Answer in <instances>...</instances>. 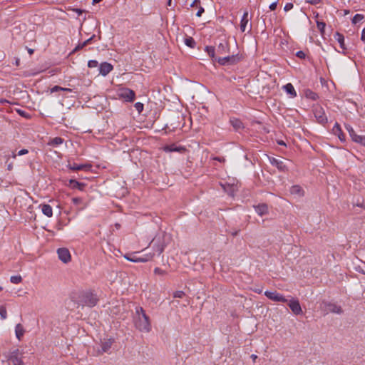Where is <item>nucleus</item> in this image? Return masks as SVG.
I'll return each instance as SVG.
<instances>
[{
  "label": "nucleus",
  "mask_w": 365,
  "mask_h": 365,
  "mask_svg": "<svg viewBox=\"0 0 365 365\" xmlns=\"http://www.w3.org/2000/svg\"><path fill=\"white\" fill-rule=\"evenodd\" d=\"M215 61L222 66L233 65L240 61V57L238 55H232L225 57H218Z\"/></svg>",
  "instance_id": "obj_5"
},
{
  "label": "nucleus",
  "mask_w": 365,
  "mask_h": 365,
  "mask_svg": "<svg viewBox=\"0 0 365 365\" xmlns=\"http://www.w3.org/2000/svg\"><path fill=\"white\" fill-rule=\"evenodd\" d=\"M361 40L365 43V28L361 31Z\"/></svg>",
  "instance_id": "obj_56"
},
{
  "label": "nucleus",
  "mask_w": 365,
  "mask_h": 365,
  "mask_svg": "<svg viewBox=\"0 0 365 365\" xmlns=\"http://www.w3.org/2000/svg\"><path fill=\"white\" fill-rule=\"evenodd\" d=\"M254 209L259 216H263L268 213V206L265 203L254 205Z\"/></svg>",
  "instance_id": "obj_16"
},
{
  "label": "nucleus",
  "mask_w": 365,
  "mask_h": 365,
  "mask_svg": "<svg viewBox=\"0 0 365 365\" xmlns=\"http://www.w3.org/2000/svg\"><path fill=\"white\" fill-rule=\"evenodd\" d=\"M357 206L365 210V202H362L361 204H357Z\"/></svg>",
  "instance_id": "obj_61"
},
{
  "label": "nucleus",
  "mask_w": 365,
  "mask_h": 365,
  "mask_svg": "<svg viewBox=\"0 0 365 365\" xmlns=\"http://www.w3.org/2000/svg\"><path fill=\"white\" fill-rule=\"evenodd\" d=\"M264 295L269 299L278 302H287V299L281 294L275 292L266 291Z\"/></svg>",
  "instance_id": "obj_9"
},
{
  "label": "nucleus",
  "mask_w": 365,
  "mask_h": 365,
  "mask_svg": "<svg viewBox=\"0 0 365 365\" xmlns=\"http://www.w3.org/2000/svg\"><path fill=\"white\" fill-rule=\"evenodd\" d=\"M239 232H240V230H235V231H233V232H231V235H232V236H236V235H238Z\"/></svg>",
  "instance_id": "obj_60"
},
{
  "label": "nucleus",
  "mask_w": 365,
  "mask_h": 365,
  "mask_svg": "<svg viewBox=\"0 0 365 365\" xmlns=\"http://www.w3.org/2000/svg\"><path fill=\"white\" fill-rule=\"evenodd\" d=\"M296 56L301 59H304L306 57V54L302 51H299L296 53Z\"/></svg>",
  "instance_id": "obj_44"
},
{
  "label": "nucleus",
  "mask_w": 365,
  "mask_h": 365,
  "mask_svg": "<svg viewBox=\"0 0 365 365\" xmlns=\"http://www.w3.org/2000/svg\"><path fill=\"white\" fill-rule=\"evenodd\" d=\"M185 43L190 48H194L195 46V41L192 37L188 36L185 38Z\"/></svg>",
  "instance_id": "obj_31"
},
{
  "label": "nucleus",
  "mask_w": 365,
  "mask_h": 365,
  "mask_svg": "<svg viewBox=\"0 0 365 365\" xmlns=\"http://www.w3.org/2000/svg\"><path fill=\"white\" fill-rule=\"evenodd\" d=\"M114 339H103L101 340L100 349H98L97 351L99 354H102L103 353H110V350L113 344L114 343Z\"/></svg>",
  "instance_id": "obj_4"
},
{
  "label": "nucleus",
  "mask_w": 365,
  "mask_h": 365,
  "mask_svg": "<svg viewBox=\"0 0 365 365\" xmlns=\"http://www.w3.org/2000/svg\"><path fill=\"white\" fill-rule=\"evenodd\" d=\"M230 123L236 131H239L244 128L242 122L236 118H230Z\"/></svg>",
  "instance_id": "obj_18"
},
{
  "label": "nucleus",
  "mask_w": 365,
  "mask_h": 365,
  "mask_svg": "<svg viewBox=\"0 0 365 365\" xmlns=\"http://www.w3.org/2000/svg\"><path fill=\"white\" fill-rule=\"evenodd\" d=\"M153 249H154L155 252H157L158 255H160L161 253L163 252V251L165 250V246L160 243H159L158 245H156L155 243L153 245Z\"/></svg>",
  "instance_id": "obj_32"
},
{
  "label": "nucleus",
  "mask_w": 365,
  "mask_h": 365,
  "mask_svg": "<svg viewBox=\"0 0 365 365\" xmlns=\"http://www.w3.org/2000/svg\"><path fill=\"white\" fill-rule=\"evenodd\" d=\"M332 133L335 135H337L339 139L341 142H345V140H346L345 135L343 133V132L341 130V126H340V125L338 123H336L334 124V125L333 126Z\"/></svg>",
  "instance_id": "obj_15"
},
{
  "label": "nucleus",
  "mask_w": 365,
  "mask_h": 365,
  "mask_svg": "<svg viewBox=\"0 0 365 365\" xmlns=\"http://www.w3.org/2000/svg\"><path fill=\"white\" fill-rule=\"evenodd\" d=\"M322 0H305L306 3L310 4L312 5H317L319 4Z\"/></svg>",
  "instance_id": "obj_48"
},
{
  "label": "nucleus",
  "mask_w": 365,
  "mask_h": 365,
  "mask_svg": "<svg viewBox=\"0 0 365 365\" xmlns=\"http://www.w3.org/2000/svg\"><path fill=\"white\" fill-rule=\"evenodd\" d=\"M63 142V139L61 137H56L51 140V141L48 143V145L52 146H57L58 145L62 144Z\"/></svg>",
  "instance_id": "obj_29"
},
{
  "label": "nucleus",
  "mask_w": 365,
  "mask_h": 365,
  "mask_svg": "<svg viewBox=\"0 0 365 365\" xmlns=\"http://www.w3.org/2000/svg\"><path fill=\"white\" fill-rule=\"evenodd\" d=\"M172 5H173L172 0H168V2H167V6H169V7H171Z\"/></svg>",
  "instance_id": "obj_62"
},
{
  "label": "nucleus",
  "mask_w": 365,
  "mask_h": 365,
  "mask_svg": "<svg viewBox=\"0 0 365 365\" xmlns=\"http://www.w3.org/2000/svg\"><path fill=\"white\" fill-rule=\"evenodd\" d=\"M72 202L74 205H78L82 202V199L80 197H73L72 199Z\"/></svg>",
  "instance_id": "obj_52"
},
{
  "label": "nucleus",
  "mask_w": 365,
  "mask_h": 365,
  "mask_svg": "<svg viewBox=\"0 0 365 365\" xmlns=\"http://www.w3.org/2000/svg\"><path fill=\"white\" fill-rule=\"evenodd\" d=\"M88 66L89 68H96L98 66V62L96 60H90L88 62Z\"/></svg>",
  "instance_id": "obj_42"
},
{
  "label": "nucleus",
  "mask_w": 365,
  "mask_h": 365,
  "mask_svg": "<svg viewBox=\"0 0 365 365\" xmlns=\"http://www.w3.org/2000/svg\"><path fill=\"white\" fill-rule=\"evenodd\" d=\"M119 96L128 102H133L135 98V92L128 88L120 89Z\"/></svg>",
  "instance_id": "obj_7"
},
{
  "label": "nucleus",
  "mask_w": 365,
  "mask_h": 365,
  "mask_svg": "<svg viewBox=\"0 0 365 365\" xmlns=\"http://www.w3.org/2000/svg\"><path fill=\"white\" fill-rule=\"evenodd\" d=\"M248 11H245L243 14V16L240 21V30L242 32H245L246 30V27L249 22V17H248Z\"/></svg>",
  "instance_id": "obj_20"
},
{
  "label": "nucleus",
  "mask_w": 365,
  "mask_h": 365,
  "mask_svg": "<svg viewBox=\"0 0 365 365\" xmlns=\"http://www.w3.org/2000/svg\"><path fill=\"white\" fill-rule=\"evenodd\" d=\"M230 50L229 44L226 41L220 42L215 48L216 53L219 55L228 53Z\"/></svg>",
  "instance_id": "obj_14"
},
{
  "label": "nucleus",
  "mask_w": 365,
  "mask_h": 365,
  "mask_svg": "<svg viewBox=\"0 0 365 365\" xmlns=\"http://www.w3.org/2000/svg\"><path fill=\"white\" fill-rule=\"evenodd\" d=\"M182 148L177 147L175 144L165 146L164 150L166 152H180Z\"/></svg>",
  "instance_id": "obj_28"
},
{
  "label": "nucleus",
  "mask_w": 365,
  "mask_h": 365,
  "mask_svg": "<svg viewBox=\"0 0 365 365\" xmlns=\"http://www.w3.org/2000/svg\"><path fill=\"white\" fill-rule=\"evenodd\" d=\"M6 358L9 365H23V353L19 348H12Z\"/></svg>",
  "instance_id": "obj_3"
},
{
  "label": "nucleus",
  "mask_w": 365,
  "mask_h": 365,
  "mask_svg": "<svg viewBox=\"0 0 365 365\" xmlns=\"http://www.w3.org/2000/svg\"><path fill=\"white\" fill-rule=\"evenodd\" d=\"M26 212L29 213V215L26 214V218L29 219L30 220H31L32 219H35V216H34V215L33 214V212H32V207L31 206H29L27 208Z\"/></svg>",
  "instance_id": "obj_40"
},
{
  "label": "nucleus",
  "mask_w": 365,
  "mask_h": 365,
  "mask_svg": "<svg viewBox=\"0 0 365 365\" xmlns=\"http://www.w3.org/2000/svg\"><path fill=\"white\" fill-rule=\"evenodd\" d=\"M204 11H205L204 8L200 6H199V9H198V11H197V12L196 14V16L197 17H200L202 16V14L204 13Z\"/></svg>",
  "instance_id": "obj_50"
},
{
  "label": "nucleus",
  "mask_w": 365,
  "mask_h": 365,
  "mask_svg": "<svg viewBox=\"0 0 365 365\" xmlns=\"http://www.w3.org/2000/svg\"><path fill=\"white\" fill-rule=\"evenodd\" d=\"M98 302L97 296L91 292H83L79 296L78 305L95 307Z\"/></svg>",
  "instance_id": "obj_2"
},
{
  "label": "nucleus",
  "mask_w": 365,
  "mask_h": 365,
  "mask_svg": "<svg viewBox=\"0 0 365 365\" xmlns=\"http://www.w3.org/2000/svg\"><path fill=\"white\" fill-rule=\"evenodd\" d=\"M185 296V292L180 290L175 291L173 293L174 298H182Z\"/></svg>",
  "instance_id": "obj_43"
},
{
  "label": "nucleus",
  "mask_w": 365,
  "mask_h": 365,
  "mask_svg": "<svg viewBox=\"0 0 365 365\" xmlns=\"http://www.w3.org/2000/svg\"><path fill=\"white\" fill-rule=\"evenodd\" d=\"M283 89L291 98H295L297 96V92L292 83H287L283 86Z\"/></svg>",
  "instance_id": "obj_21"
},
{
  "label": "nucleus",
  "mask_w": 365,
  "mask_h": 365,
  "mask_svg": "<svg viewBox=\"0 0 365 365\" xmlns=\"http://www.w3.org/2000/svg\"><path fill=\"white\" fill-rule=\"evenodd\" d=\"M24 48L27 49L28 53H29L30 55L33 54V53H34V49H33V48H28L27 46H25Z\"/></svg>",
  "instance_id": "obj_58"
},
{
  "label": "nucleus",
  "mask_w": 365,
  "mask_h": 365,
  "mask_svg": "<svg viewBox=\"0 0 365 365\" xmlns=\"http://www.w3.org/2000/svg\"><path fill=\"white\" fill-rule=\"evenodd\" d=\"M134 324L136 329H138L140 331L149 332L151 330V324L150 318L145 314V310L141 307H137L135 308Z\"/></svg>",
  "instance_id": "obj_1"
},
{
  "label": "nucleus",
  "mask_w": 365,
  "mask_h": 365,
  "mask_svg": "<svg viewBox=\"0 0 365 365\" xmlns=\"http://www.w3.org/2000/svg\"><path fill=\"white\" fill-rule=\"evenodd\" d=\"M132 255V253L125 254L123 257L125 259L129 261V259L131 257Z\"/></svg>",
  "instance_id": "obj_59"
},
{
  "label": "nucleus",
  "mask_w": 365,
  "mask_h": 365,
  "mask_svg": "<svg viewBox=\"0 0 365 365\" xmlns=\"http://www.w3.org/2000/svg\"><path fill=\"white\" fill-rule=\"evenodd\" d=\"M293 4L292 3H287L284 7V10L285 11H288L291 10L293 8Z\"/></svg>",
  "instance_id": "obj_47"
},
{
  "label": "nucleus",
  "mask_w": 365,
  "mask_h": 365,
  "mask_svg": "<svg viewBox=\"0 0 365 365\" xmlns=\"http://www.w3.org/2000/svg\"><path fill=\"white\" fill-rule=\"evenodd\" d=\"M277 143L278 145L287 146L286 143L282 140H277Z\"/></svg>",
  "instance_id": "obj_57"
},
{
  "label": "nucleus",
  "mask_w": 365,
  "mask_h": 365,
  "mask_svg": "<svg viewBox=\"0 0 365 365\" xmlns=\"http://www.w3.org/2000/svg\"><path fill=\"white\" fill-rule=\"evenodd\" d=\"M213 160L219 161V162H221V163L225 161V159L223 157H218V156L217 157H215L213 158Z\"/></svg>",
  "instance_id": "obj_55"
},
{
  "label": "nucleus",
  "mask_w": 365,
  "mask_h": 365,
  "mask_svg": "<svg viewBox=\"0 0 365 365\" xmlns=\"http://www.w3.org/2000/svg\"><path fill=\"white\" fill-rule=\"evenodd\" d=\"M39 207L41 209V212L48 217H51L53 215V210L51 205L47 204L40 205Z\"/></svg>",
  "instance_id": "obj_22"
},
{
  "label": "nucleus",
  "mask_w": 365,
  "mask_h": 365,
  "mask_svg": "<svg viewBox=\"0 0 365 365\" xmlns=\"http://www.w3.org/2000/svg\"><path fill=\"white\" fill-rule=\"evenodd\" d=\"M10 281L14 284H19L22 281V277L21 275L11 276L10 278Z\"/></svg>",
  "instance_id": "obj_37"
},
{
  "label": "nucleus",
  "mask_w": 365,
  "mask_h": 365,
  "mask_svg": "<svg viewBox=\"0 0 365 365\" xmlns=\"http://www.w3.org/2000/svg\"><path fill=\"white\" fill-rule=\"evenodd\" d=\"M352 140L354 141L355 143H357L361 145L365 146V135H354V138Z\"/></svg>",
  "instance_id": "obj_30"
},
{
  "label": "nucleus",
  "mask_w": 365,
  "mask_h": 365,
  "mask_svg": "<svg viewBox=\"0 0 365 365\" xmlns=\"http://www.w3.org/2000/svg\"><path fill=\"white\" fill-rule=\"evenodd\" d=\"M155 252L145 253L142 257H139V258L145 259V262H147L151 260L153 258V257L155 256Z\"/></svg>",
  "instance_id": "obj_35"
},
{
  "label": "nucleus",
  "mask_w": 365,
  "mask_h": 365,
  "mask_svg": "<svg viewBox=\"0 0 365 365\" xmlns=\"http://www.w3.org/2000/svg\"><path fill=\"white\" fill-rule=\"evenodd\" d=\"M136 253L137 252H133L132 253V256L129 259V261L130 262H145V259H140L139 258V257H136Z\"/></svg>",
  "instance_id": "obj_36"
},
{
  "label": "nucleus",
  "mask_w": 365,
  "mask_h": 365,
  "mask_svg": "<svg viewBox=\"0 0 365 365\" xmlns=\"http://www.w3.org/2000/svg\"><path fill=\"white\" fill-rule=\"evenodd\" d=\"M17 113L23 116V110L21 109H16Z\"/></svg>",
  "instance_id": "obj_63"
},
{
  "label": "nucleus",
  "mask_w": 365,
  "mask_h": 365,
  "mask_svg": "<svg viewBox=\"0 0 365 365\" xmlns=\"http://www.w3.org/2000/svg\"><path fill=\"white\" fill-rule=\"evenodd\" d=\"M98 69L99 73L103 76H106L113 69V66L110 63L103 62L99 65Z\"/></svg>",
  "instance_id": "obj_12"
},
{
  "label": "nucleus",
  "mask_w": 365,
  "mask_h": 365,
  "mask_svg": "<svg viewBox=\"0 0 365 365\" xmlns=\"http://www.w3.org/2000/svg\"><path fill=\"white\" fill-rule=\"evenodd\" d=\"M277 1H274L273 3H272L270 5H269V9L270 10L272 11H274L277 8Z\"/></svg>",
  "instance_id": "obj_53"
},
{
  "label": "nucleus",
  "mask_w": 365,
  "mask_h": 365,
  "mask_svg": "<svg viewBox=\"0 0 365 365\" xmlns=\"http://www.w3.org/2000/svg\"><path fill=\"white\" fill-rule=\"evenodd\" d=\"M317 26L318 29L320 31L322 34L324 32V29L326 27V24L324 21H319L318 20L316 21Z\"/></svg>",
  "instance_id": "obj_38"
},
{
  "label": "nucleus",
  "mask_w": 365,
  "mask_h": 365,
  "mask_svg": "<svg viewBox=\"0 0 365 365\" xmlns=\"http://www.w3.org/2000/svg\"><path fill=\"white\" fill-rule=\"evenodd\" d=\"M314 114L319 123L325 124L327 123V118L322 108H316Z\"/></svg>",
  "instance_id": "obj_11"
},
{
  "label": "nucleus",
  "mask_w": 365,
  "mask_h": 365,
  "mask_svg": "<svg viewBox=\"0 0 365 365\" xmlns=\"http://www.w3.org/2000/svg\"><path fill=\"white\" fill-rule=\"evenodd\" d=\"M0 316L1 319H6L7 317V312L4 306H0Z\"/></svg>",
  "instance_id": "obj_39"
},
{
  "label": "nucleus",
  "mask_w": 365,
  "mask_h": 365,
  "mask_svg": "<svg viewBox=\"0 0 365 365\" xmlns=\"http://www.w3.org/2000/svg\"><path fill=\"white\" fill-rule=\"evenodd\" d=\"M69 186L73 189H78L79 190H83L86 184L83 182H80L76 180L71 179L69 180Z\"/></svg>",
  "instance_id": "obj_23"
},
{
  "label": "nucleus",
  "mask_w": 365,
  "mask_h": 365,
  "mask_svg": "<svg viewBox=\"0 0 365 365\" xmlns=\"http://www.w3.org/2000/svg\"><path fill=\"white\" fill-rule=\"evenodd\" d=\"M15 333L16 338L21 341L23 337V327L21 324H18L16 326Z\"/></svg>",
  "instance_id": "obj_27"
},
{
  "label": "nucleus",
  "mask_w": 365,
  "mask_h": 365,
  "mask_svg": "<svg viewBox=\"0 0 365 365\" xmlns=\"http://www.w3.org/2000/svg\"><path fill=\"white\" fill-rule=\"evenodd\" d=\"M288 305L294 314L298 315L302 312L300 304L298 300L292 299L289 301Z\"/></svg>",
  "instance_id": "obj_13"
},
{
  "label": "nucleus",
  "mask_w": 365,
  "mask_h": 365,
  "mask_svg": "<svg viewBox=\"0 0 365 365\" xmlns=\"http://www.w3.org/2000/svg\"><path fill=\"white\" fill-rule=\"evenodd\" d=\"M345 128H346V130L348 131L351 140H353L354 138V135H357L356 133V132L354 131V128H352L351 125H350L349 124L345 125Z\"/></svg>",
  "instance_id": "obj_34"
},
{
  "label": "nucleus",
  "mask_w": 365,
  "mask_h": 365,
  "mask_svg": "<svg viewBox=\"0 0 365 365\" xmlns=\"http://www.w3.org/2000/svg\"><path fill=\"white\" fill-rule=\"evenodd\" d=\"M364 19V16L363 14H356L352 18L351 22L353 24H356L357 23H359Z\"/></svg>",
  "instance_id": "obj_33"
},
{
  "label": "nucleus",
  "mask_w": 365,
  "mask_h": 365,
  "mask_svg": "<svg viewBox=\"0 0 365 365\" xmlns=\"http://www.w3.org/2000/svg\"><path fill=\"white\" fill-rule=\"evenodd\" d=\"M64 89L63 88L61 87V86H53L51 89V93H55V92H57V91H61Z\"/></svg>",
  "instance_id": "obj_49"
},
{
  "label": "nucleus",
  "mask_w": 365,
  "mask_h": 365,
  "mask_svg": "<svg viewBox=\"0 0 365 365\" xmlns=\"http://www.w3.org/2000/svg\"><path fill=\"white\" fill-rule=\"evenodd\" d=\"M134 107L138 113H141L143 110L144 106L142 103L137 102L135 103Z\"/></svg>",
  "instance_id": "obj_41"
},
{
  "label": "nucleus",
  "mask_w": 365,
  "mask_h": 365,
  "mask_svg": "<svg viewBox=\"0 0 365 365\" xmlns=\"http://www.w3.org/2000/svg\"><path fill=\"white\" fill-rule=\"evenodd\" d=\"M270 164L275 166L281 172H287L288 168L282 160L277 159L274 157H269Z\"/></svg>",
  "instance_id": "obj_10"
},
{
  "label": "nucleus",
  "mask_w": 365,
  "mask_h": 365,
  "mask_svg": "<svg viewBox=\"0 0 365 365\" xmlns=\"http://www.w3.org/2000/svg\"><path fill=\"white\" fill-rule=\"evenodd\" d=\"M205 51L207 53L208 56L212 58V61H215L217 58L215 57V48L210 46H207Z\"/></svg>",
  "instance_id": "obj_26"
},
{
  "label": "nucleus",
  "mask_w": 365,
  "mask_h": 365,
  "mask_svg": "<svg viewBox=\"0 0 365 365\" xmlns=\"http://www.w3.org/2000/svg\"><path fill=\"white\" fill-rule=\"evenodd\" d=\"M200 4V1L199 0H194L192 3L190 4V7L197 6L198 4Z\"/></svg>",
  "instance_id": "obj_54"
},
{
  "label": "nucleus",
  "mask_w": 365,
  "mask_h": 365,
  "mask_svg": "<svg viewBox=\"0 0 365 365\" xmlns=\"http://www.w3.org/2000/svg\"><path fill=\"white\" fill-rule=\"evenodd\" d=\"M91 167L92 166L91 164H80V165H78L76 163H73V164L68 165V168L72 170H90Z\"/></svg>",
  "instance_id": "obj_17"
},
{
  "label": "nucleus",
  "mask_w": 365,
  "mask_h": 365,
  "mask_svg": "<svg viewBox=\"0 0 365 365\" xmlns=\"http://www.w3.org/2000/svg\"><path fill=\"white\" fill-rule=\"evenodd\" d=\"M322 304L324 305V312L326 314L331 312L340 314L343 312L341 306H339L334 303L323 302Z\"/></svg>",
  "instance_id": "obj_6"
},
{
  "label": "nucleus",
  "mask_w": 365,
  "mask_h": 365,
  "mask_svg": "<svg viewBox=\"0 0 365 365\" xmlns=\"http://www.w3.org/2000/svg\"><path fill=\"white\" fill-rule=\"evenodd\" d=\"M154 273L155 274L162 275V274H164L165 273V272L159 267H155L154 269Z\"/></svg>",
  "instance_id": "obj_46"
},
{
  "label": "nucleus",
  "mask_w": 365,
  "mask_h": 365,
  "mask_svg": "<svg viewBox=\"0 0 365 365\" xmlns=\"http://www.w3.org/2000/svg\"><path fill=\"white\" fill-rule=\"evenodd\" d=\"M257 356L255 354H252L251 358L255 361L257 359Z\"/></svg>",
  "instance_id": "obj_64"
},
{
  "label": "nucleus",
  "mask_w": 365,
  "mask_h": 365,
  "mask_svg": "<svg viewBox=\"0 0 365 365\" xmlns=\"http://www.w3.org/2000/svg\"><path fill=\"white\" fill-rule=\"evenodd\" d=\"M95 37H96V35H94V34H93V36H91L89 38H88L87 40H86L85 41H83V42H84V45H86V46H87V45H88L89 43H91V41L95 38Z\"/></svg>",
  "instance_id": "obj_51"
},
{
  "label": "nucleus",
  "mask_w": 365,
  "mask_h": 365,
  "mask_svg": "<svg viewBox=\"0 0 365 365\" xmlns=\"http://www.w3.org/2000/svg\"><path fill=\"white\" fill-rule=\"evenodd\" d=\"M334 38L339 43L341 48L343 49V51H345L346 49V48L345 43H344V36L339 32H336L334 34Z\"/></svg>",
  "instance_id": "obj_24"
},
{
  "label": "nucleus",
  "mask_w": 365,
  "mask_h": 365,
  "mask_svg": "<svg viewBox=\"0 0 365 365\" xmlns=\"http://www.w3.org/2000/svg\"><path fill=\"white\" fill-rule=\"evenodd\" d=\"M85 46H86V45H84V42H82V43H79L76 47L75 48L73 49V52H76L77 51H79L81 49H82L83 48H84Z\"/></svg>",
  "instance_id": "obj_45"
},
{
  "label": "nucleus",
  "mask_w": 365,
  "mask_h": 365,
  "mask_svg": "<svg viewBox=\"0 0 365 365\" xmlns=\"http://www.w3.org/2000/svg\"><path fill=\"white\" fill-rule=\"evenodd\" d=\"M58 259L63 263H68L71 261V256L69 250L66 247L58 248L57 250Z\"/></svg>",
  "instance_id": "obj_8"
},
{
  "label": "nucleus",
  "mask_w": 365,
  "mask_h": 365,
  "mask_svg": "<svg viewBox=\"0 0 365 365\" xmlns=\"http://www.w3.org/2000/svg\"><path fill=\"white\" fill-rule=\"evenodd\" d=\"M304 96L307 98L311 99L312 101H316L319 98L318 94L310 89H306L304 91Z\"/></svg>",
  "instance_id": "obj_25"
},
{
  "label": "nucleus",
  "mask_w": 365,
  "mask_h": 365,
  "mask_svg": "<svg viewBox=\"0 0 365 365\" xmlns=\"http://www.w3.org/2000/svg\"><path fill=\"white\" fill-rule=\"evenodd\" d=\"M289 192L292 195L297 197H302L304 193L302 187L298 185H292L289 189Z\"/></svg>",
  "instance_id": "obj_19"
}]
</instances>
